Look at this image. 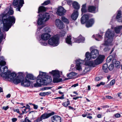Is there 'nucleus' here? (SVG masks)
<instances>
[{
    "mask_svg": "<svg viewBox=\"0 0 122 122\" xmlns=\"http://www.w3.org/2000/svg\"><path fill=\"white\" fill-rule=\"evenodd\" d=\"M122 29V25L117 26L114 28V31L116 34H120Z\"/></svg>",
    "mask_w": 122,
    "mask_h": 122,
    "instance_id": "obj_23",
    "label": "nucleus"
},
{
    "mask_svg": "<svg viewBox=\"0 0 122 122\" xmlns=\"http://www.w3.org/2000/svg\"><path fill=\"white\" fill-rule=\"evenodd\" d=\"M73 3L72 1L71 0H67V4L69 5H71Z\"/></svg>",
    "mask_w": 122,
    "mask_h": 122,
    "instance_id": "obj_48",
    "label": "nucleus"
},
{
    "mask_svg": "<svg viewBox=\"0 0 122 122\" xmlns=\"http://www.w3.org/2000/svg\"><path fill=\"white\" fill-rule=\"evenodd\" d=\"M68 107L69 109H70L73 110V109H74V108L73 107H72L71 106H69Z\"/></svg>",
    "mask_w": 122,
    "mask_h": 122,
    "instance_id": "obj_63",
    "label": "nucleus"
},
{
    "mask_svg": "<svg viewBox=\"0 0 122 122\" xmlns=\"http://www.w3.org/2000/svg\"><path fill=\"white\" fill-rule=\"evenodd\" d=\"M90 70V68L89 67H86L85 68V69L84 70V73H86L89 71Z\"/></svg>",
    "mask_w": 122,
    "mask_h": 122,
    "instance_id": "obj_39",
    "label": "nucleus"
},
{
    "mask_svg": "<svg viewBox=\"0 0 122 122\" xmlns=\"http://www.w3.org/2000/svg\"><path fill=\"white\" fill-rule=\"evenodd\" d=\"M66 12V10L63 8L60 7L58 8L56 13L59 16H63L65 15V14Z\"/></svg>",
    "mask_w": 122,
    "mask_h": 122,
    "instance_id": "obj_10",
    "label": "nucleus"
},
{
    "mask_svg": "<svg viewBox=\"0 0 122 122\" xmlns=\"http://www.w3.org/2000/svg\"><path fill=\"white\" fill-rule=\"evenodd\" d=\"M14 111V112H16L18 113H19V109H13Z\"/></svg>",
    "mask_w": 122,
    "mask_h": 122,
    "instance_id": "obj_57",
    "label": "nucleus"
},
{
    "mask_svg": "<svg viewBox=\"0 0 122 122\" xmlns=\"http://www.w3.org/2000/svg\"><path fill=\"white\" fill-rule=\"evenodd\" d=\"M72 5L74 8L76 9H79L80 6L78 3L76 2H74L73 3Z\"/></svg>",
    "mask_w": 122,
    "mask_h": 122,
    "instance_id": "obj_29",
    "label": "nucleus"
},
{
    "mask_svg": "<svg viewBox=\"0 0 122 122\" xmlns=\"http://www.w3.org/2000/svg\"><path fill=\"white\" fill-rule=\"evenodd\" d=\"M91 57L92 58L94 59L98 56L99 54V51L97 49H93L91 51Z\"/></svg>",
    "mask_w": 122,
    "mask_h": 122,
    "instance_id": "obj_15",
    "label": "nucleus"
},
{
    "mask_svg": "<svg viewBox=\"0 0 122 122\" xmlns=\"http://www.w3.org/2000/svg\"><path fill=\"white\" fill-rule=\"evenodd\" d=\"M114 68V65L113 64H111L108 67V69L110 70H112Z\"/></svg>",
    "mask_w": 122,
    "mask_h": 122,
    "instance_id": "obj_44",
    "label": "nucleus"
},
{
    "mask_svg": "<svg viewBox=\"0 0 122 122\" xmlns=\"http://www.w3.org/2000/svg\"><path fill=\"white\" fill-rule=\"evenodd\" d=\"M50 3V1L49 0H47L45 1L42 4V5H47Z\"/></svg>",
    "mask_w": 122,
    "mask_h": 122,
    "instance_id": "obj_38",
    "label": "nucleus"
},
{
    "mask_svg": "<svg viewBox=\"0 0 122 122\" xmlns=\"http://www.w3.org/2000/svg\"><path fill=\"white\" fill-rule=\"evenodd\" d=\"M86 58L85 60L86 61H88L91 58H92L91 56V53L90 54L89 52H86L85 54Z\"/></svg>",
    "mask_w": 122,
    "mask_h": 122,
    "instance_id": "obj_27",
    "label": "nucleus"
},
{
    "mask_svg": "<svg viewBox=\"0 0 122 122\" xmlns=\"http://www.w3.org/2000/svg\"><path fill=\"white\" fill-rule=\"evenodd\" d=\"M4 57L3 56L0 57V65L1 66L0 70L1 72H2L6 71L5 72L2 73L1 74V76L5 78L6 79H10L11 81H13V82L15 84L17 85L21 82L22 81L23 78V77L20 76H17L15 78L16 74L15 73L13 72L10 73V72L8 71V68L6 66H4V65L6 64V62L4 61Z\"/></svg>",
    "mask_w": 122,
    "mask_h": 122,
    "instance_id": "obj_2",
    "label": "nucleus"
},
{
    "mask_svg": "<svg viewBox=\"0 0 122 122\" xmlns=\"http://www.w3.org/2000/svg\"><path fill=\"white\" fill-rule=\"evenodd\" d=\"M83 64L82 61L80 59L77 60L76 61V69L79 71L82 70L81 66Z\"/></svg>",
    "mask_w": 122,
    "mask_h": 122,
    "instance_id": "obj_11",
    "label": "nucleus"
},
{
    "mask_svg": "<svg viewBox=\"0 0 122 122\" xmlns=\"http://www.w3.org/2000/svg\"><path fill=\"white\" fill-rule=\"evenodd\" d=\"M106 98L109 99H112V97L110 96H106Z\"/></svg>",
    "mask_w": 122,
    "mask_h": 122,
    "instance_id": "obj_58",
    "label": "nucleus"
},
{
    "mask_svg": "<svg viewBox=\"0 0 122 122\" xmlns=\"http://www.w3.org/2000/svg\"><path fill=\"white\" fill-rule=\"evenodd\" d=\"M42 118L41 117V116L40 117L38 118L36 120V122H40V121H42Z\"/></svg>",
    "mask_w": 122,
    "mask_h": 122,
    "instance_id": "obj_46",
    "label": "nucleus"
},
{
    "mask_svg": "<svg viewBox=\"0 0 122 122\" xmlns=\"http://www.w3.org/2000/svg\"><path fill=\"white\" fill-rule=\"evenodd\" d=\"M67 101L63 102L62 105L65 107H67L69 105H70V101L68 99H67Z\"/></svg>",
    "mask_w": 122,
    "mask_h": 122,
    "instance_id": "obj_36",
    "label": "nucleus"
},
{
    "mask_svg": "<svg viewBox=\"0 0 122 122\" xmlns=\"http://www.w3.org/2000/svg\"><path fill=\"white\" fill-rule=\"evenodd\" d=\"M121 12L120 11H118L116 17V19L117 21L119 22H121Z\"/></svg>",
    "mask_w": 122,
    "mask_h": 122,
    "instance_id": "obj_28",
    "label": "nucleus"
},
{
    "mask_svg": "<svg viewBox=\"0 0 122 122\" xmlns=\"http://www.w3.org/2000/svg\"><path fill=\"white\" fill-rule=\"evenodd\" d=\"M12 122H16L17 120V119L16 118H14L12 119Z\"/></svg>",
    "mask_w": 122,
    "mask_h": 122,
    "instance_id": "obj_51",
    "label": "nucleus"
},
{
    "mask_svg": "<svg viewBox=\"0 0 122 122\" xmlns=\"http://www.w3.org/2000/svg\"><path fill=\"white\" fill-rule=\"evenodd\" d=\"M78 12L77 10H75L71 15V18L73 20H75L77 19L78 16Z\"/></svg>",
    "mask_w": 122,
    "mask_h": 122,
    "instance_id": "obj_20",
    "label": "nucleus"
},
{
    "mask_svg": "<svg viewBox=\"0 0 122 122\" xmlns=\"http://www.w3.org/2000/svg\"><path fill=\"white\" fill-rule=\"evenodd\" d=\"M65 34L63 32H61L60 34L59 35L60 36L62 37L64 36Z\"/></svg>",
    "mask_w": 122,
    "mask_h": 122,
    "instance_id": "obj_56",
    "label": "nucleus"
},
{
    "mask_svg": "<svg viewBox=\"0 0 122 122\" xmlns=\"http://www.w3.org/2000/svg\"><path fill=\"white\" fill-rule=\"evenodd\" d=\"M21 122H30V121L27 118V117H26L24 121L22 120H21Z\"/></svg>",
    "mask_w": 122,
    "mask_h": 122,
    "instance_id": "obj_43",
    "label": "nucleus"
},
{
    "mask_svg": "<svg viewBox=\"0 0 122 122\" xmlns=\"http://www.w3.org/2000/svg\"><path fill=\"white\" fill-rule=\"evenodd\" d=\"M51 93L50 92H42L40 93L39 95L41 96H45L46 95H48Z\"/></svg>",
    "mask_w": 122,
    "mask_h": 122,
    "instance_id": "obj_37",
    "label": "nucleus"
},
{
    "mask_svg": "<svg viewBox=\"0 0 122 122\" xmlns=\"http://www.w3.org/2000/svg\"><path fill=\"white\" fill-rule=\"evenodd\" d=\"M40 43L41 45L45 46H46L47 44V43L45 42H41Z\"/></svg>",
    "mask_w": 122,
    "mask_h": 122,
    "instance_id": "obj_50",
    "label": "nucleus"
},
{
    "mask_svg": "<svg viewBox=\"0 0 122 122\" xmlns=\"http://www.w3.org/2000/svg\"><path fill=\"white\" fill-rule=\"evenodd\" d=\"M110 50V49L108 48L107 46L104 49V51L106 52L108 50Z\"/></svg>",
    "mask_w": 122,
    "mask_h": 122,
    "instance_id": "obj_53",
    "label": "nucleus"
},
{
    "mask_svg": "<svg viewBox=\"0 0 122 122\" xmlns=\"http://www.w3.org/2000/svg\"><path fill=\"white\" fill-rule=\"evenodd\" d=\"M23 80L21 82V84L22 86L25 87H27L30 85V82L26 78H25V80L23 77Z\"/></svg>",
    "mask_w": 122,
    "mask_h": 122,
    "instance_id": "obj_14",
    "label": "nucleus"
},
{
    "mask_svg": "<svg viewBox=\"0 0 122 122\" xmlns=\"http://www.w3.org/2000/svg\"><path fill=\"white\" fill-rule=\"evenodd\" d=\"M41 15L42 16L41 18H39L37 22L38 25H42L40 27H38L40 29L44 27V25H43L44 22L48 20L50 17V16L49 14L47 13H46L43 15H41V14L39 15L40 16Z\"/></svg>",
    "mask_w": 122,
    "mask_h": 122,
    "instance_id": "obj_4",
    "label": "nucleus"
},
{
    "mask_svg": "<svg viewBox=\"0 0 122 122\" xmlns=\"http://www.w3.org/2000/svg\"><path fill=\"white\" fill-rule=\"evenodd\" d=\"M51 35L48 33H45L42 34L41 36V38L46 41L48 40L51 37Z\"/></svg>",
    "mask_w": 122,
    "mask_h": 122,
    "instance_id": "obj_17",
    "label": "nucleus"
},
{
    "mask_svg": "<svg viewBox=\"0 0 122 122\" xmlns=\"http://www.w3.org/2000/svg\"><path fill=\"white\" fill-rule=\"evenodd\" d=\"M47 76H48L46 75V73L40 71L39 74L37 77V80L41 78V79L42 81L43 78L46 77Z\"/></svg>",
    "mask_w": 122,
    "mask_h": 122,
    "instance_id": "obj_19",
    "label": "nucleus"
},
{
    "mask_svg": "<svg viewBox=\"0 0 122 122\" xmlns=\"http://www.w3.org/2000/svg\"><path fill=\"white\" fill-rule=\"evenodd\" d=\"M55 24L57 27L59 29H62L64 27L63 23L60 19H57L56 20Z\"/></svg>",
    "mask_w": 122,
    "mask_h": 122,
    "instance_id": "obj_13",
    "label": "nucleus"
},
{
    "mask_svg": "<svg viewBox=\"0 0 122 122\" xmlns=\"http://www.w3.org/2000/svg\"><path fill=\"white\" fill-rule=\"evenodd\" d=\"M86 4H85L82 5V8L81 9V11L82 13H86L87 12V10L86 9Z\"/></svg>",
    "mask_w": 122,
    "mask_h": 122,
    "instance_id": "obj_33",
    "label": "nucleus"
},
{
    "mask_svg": "<svg viewBox=\"0 0 122 122\" xmlns=\"http://www.w3.org/2000/svg\"><path fill=\"white\" fill-rule=\"evenodd\" d=\"M41 78L37 80L36 82L34 84L35 87H37L43 84H46L50 83L52 81V78L49 76H48L46 77L43 78L41 81Z\"/></svg>",
    "mask_w": 122,
    "mask_h": 122,
    "instance_id": "obj_5",
    "label": "nucleus"
},
{
    "mask_svg": "<svg viewBox=\"0 0 122 122\" xmlns=\"http://www.w3.org/2000/svg\"><path fill=\"white\" fill-rule=\"evenodd\" d=\"M101 115L99 114L97 115V117L98 118H101Z\"/></svg>",
    "mask_w": 122,
    "mask_h": 122,
    "instance_id": "obj_64",
    "label": "nucleus"
},
{
    "mask_svg": "<svg viewBox=\"0 0 122 122\" xmlns=\"http://www.w3.org/2000/svg\"><path fill=\"white\" fill-rule=\"evenodd\" d=\"M67 1L66 0H65L62 2V5H64L66 4H67Z\"/></svg>",
    "mask_w": 122,
    "mask_h": 122,
    "instance_id": "obj_55",
    "label": "nucleus"
},
{
    "mask_svg": "<svg viewBox=\"0 0 122 122\" xmlns=\"http://www.w3.org/2000/svg\"><path fill=\"white\" fill-rule=\"evenodd\" d=\"M77 75L76 73L73 72H72L69 73L67 74V77L68 78H67L66 80H68L69 79H72L75 77Z\"/></svg>",
    "mask_w": 122,
    "mask_h": 122,
    "instance_id": "obj_21",
    "label": "nucleus"
},
{
    "mask_svg": "<svg viewBox=\"0 0 122 122\" xmlns=\"http://www.w3.org/2000/svg\"><path fill=\"white\" fill-rule=\"evenodd\" d=\"M85 39L81 36H80L77 38L74 39L75 42L79 43L84 41Z\"/></svg>",
    "mask_w": 122,
    "mask_h": 122,
    "instance_id": "obj_22",
    "label": "nucleus"
},
{
    "mask_svg": "<svg viewBox=\"0 0 122 122\" xmlns=\"http://www.w3.org/2000/svg\"><path fill=\"white\" fill-rule=\"evenodd\" d=\"M78 83H76L74 84L73 85L71 86V87H76V86H78Z\"/></svg>",
    "mask_w": 122,
    "mask_h": 122,
    "instance_id": "obj_59",
    "label": "nucleus"
},
{
    "mask_svg": "<svg viewBox=\"0 0 122 122\" xmlns=\"http://www.w3.org/2000/svg\"><path fill=\"white\" fill-rule=\"evenodd\" d=\"M112 56H109L107 58V62H109L111 61L112 60Z\"/></svg>",
    "mask_w": 122,
    "mask_h": 122,
    "instance_id": "obj_40",
    "label": "nucleus"
},
{
    "mask_svg": "<svg viewBox=\"0 0 122 122\" xmlns=\"http://www.w3.org/2000/svg\"><path fill=\"white\" fill-rule=\"evenodd\" d=\"M96 7L92 5L89 6L88 7L87 11L88 12L93 13H95Z\"/></svg>",
    "mask_w": 122,
    "mask_h": 122,
    "instance_id": "obj_18",
    "label": "nucleus"
},
{
    "mask_svg": "<svg viewBox=\"0 0 122 122\" xmlns=\"http://www.w3.org/2000/svg\"><path fill=\"white\" fill-rule=\"evenodd\" d=\"M89 18V16L87 14H85L81 17V21L82 24L86 23V26L87 28L91 27L94 22V20L91 19L88 20Z\"/></svg>",
    "mask_w": 122,
    "mask_h": 122,
    "instance_id": "obj_3",
    "label": "nucleus"
},
{
    "mask_svg": "<svg viewBox=\"0 0 122 122\" xmlns=\"http://www.w3.org/2000/svg\"><path fill=\"white\" fill-rule=\"evenodd\" d=\"M59 39V37L57 35H55L49 39L48 44L53 46H56L58 44Z\"/></svg>",
    "mask_w": 122,
    "mask_h": 122,
    "instance_id": "obj_9",
    "label": "nucleus"
},
{
    "mask_svg": "<svg viewBox=\"0 0 122 122\" xmlns=\"http://www.w3.org/2000/svg\"><path fill=\"white\" fill-rule=\"evenodd\" d=\"M54 114L55 112H52L50 113L45 112L41 116L42 120L48 118Z\"/></svg>",
    "mask_w": 122,
    "mask_h": 122,
    "instance_id": "obj_12",
    "label": "nucleus"
},
{
    "mask_svg": "<svg viewBox=\"0 0 122 122\" xmlns=\"http://www.w3.org/2000/svg\"><path fill=\"white\" fill-rule=\"evenodd\" d=\"M100 80V78L99 77H97L95 78V80L96 81H98Z\"/></svg>",
    "mask_w": 122,
    "mask_h": 122,
    "instance_id": "obj_60",
    "label": "nucleus"
},
{
    "mask_svg": "<svg viewBox=\"0 0 122 122\" xmlns=\"http://www.w3.org/2000/svg\"><path fill=\"white\" fill-rule=\"evenodd\" d=\"M114 36V33L113 32L111 31L109 29L107 31L105 35V38L104 40V45H107V43L110 42L109 41V40L110 39V40H111V39L112 40Z\"/></svg>",
    "mask_w": 122,
    "mask_h": 122,
    "instance_id": "obj_8",
    "label": "nucleus"
},
{
    "mask_svg": "<svg viewBox=\"0 0 122 122\" xmlns=\"http://www.w3.org/2000/svg\"><path fill=\"white\" fill-rule=\"evenodd\" d=\"M61 20L64 23L66 24H68L69 21L64 16L61 17Z\"/></svg>",
    "mask_w": 122,
    "mask_h": 122,
    "instance_id": "obj_35",
    "label": "nucleus"
},
{
    "mask_svg": "<svg viewBox=\"0 0 122 122\" xmlns=\"http://www.w3.org/2000/svg\"><path fill=\"white\" fill-rule=\"evenodd\" d=\"M64 95H63L61 97H57L55 98V99H64Z\"/></svg>",
    "mask_w": 122,
    "mask_h": 122,
    "instance_id": "obj_49",
    "label": "nucleus"
},
{
    "mask_svg": "<svg viewBox=\"0 0 122 122\" xmlns=\"http://www.w3.org/2000/svg\"><path fill=\"white\" fill-rule=\"evenodd\" d=\"M110 56H112L113 59H116L117 56L115 52H114L112 55H110Z\"/></svg>",
    "mask_w": 122,
    "mask_h": 122,
    "instance_id": "obj_42",
    "label": "nucleus"
},
{
    "mask_svg": "<svg viewBox=\"0 0 122 122\" xmlns=\"http://www.w3.org/2000/svg\"><path fill=\"white\" fill-rule=\"evenodd\" d=\"M70 35L68 36L66 39V42L69 45H71L72 43L71 41V37Z\"/></svg>",
    "mask_w": 122,
    "mask_h": 122,
    "instance_id": "obj_25",
    "label": "nucleus"
},
{
    "mask_svg": "<svg viewBox=\"0 0 122 122\" xmlns=\"http://www.w3.org/2000/svg\"><path fill=\"white\" fill-rule=\"evenodd\" d=\"M102 107L103 108H109V106L108 105H104Z\"/></svg>",
    "mask_w": 122,
    "mask_h": 122,
    "instance_id": "obj_62",
    "label": "nucleus"
},
{
    "mask_svg": "<svg viewBox=\"0 0 122 122\" xmlns=\"http://www.w3.org/2000/svg\"><path fill=\"white\" fill-rule=\"evenodd\" d=\"M14 12L12 8H10L8 12L6 10L0 15V29L1 30L0 28L3 27V30L7 31L11 26L15 23V17L8 15H12Z\"/></svg>",
    "mask_w": 122,
    "mask_h": 122,
    "instance_id": "obj_1",
    "label": "nucleus"
},
{
    "mask_svg": "<svg viewBox=\"0 0 122 122\" xmlns=\"http://www.w3.org/2000/svg\"><path fill=\"white\" fill-rule=\"evenodd\" d=\"M30 110V109H28V108H27L25 107V109H24L23 111H22V112L23 114L25 112L26 113L27 112Z\"/></svg>",
    "mask_w": 122,
    "mask_h": 122,
    "instance_id": "obj_41",
    "label": "nucleus"
},
{
    "mask_svg": "<svg viewBox=\"0 0 122 122\" xmlns=\"http://www.w3.org/2000/svg\"><path fill=\"white\" fill-rule=\"evenodd\" d=\"M50 74H51L54 77L53 81L54 83H57L61 81L62 79L59 78L60 77L59 72L58 71L53 70L51 72H49Z\"/></svg>",
    "mask_w": 122,
    "mask_h": 122,
    "instance_id": "obj_7",
    "label": "nucleus"
},
{
    "mask_svg": "<svg viewBox=\"0 0 122 122\" xmlns=\"http://www.w3.org/2000/svg\"><path fill=\"white\" fill-rule=\"evenodd\" d=\"M24 4V0H20L19 5L17 6V8H16L17 11H20V8Z\"/></svg>",
    "mask_w": 122,
    "mask_h": 122,
    "instance_id": "obj_24",
    "label": "nucleus"
},
{
    "mask_svg": "<svg viewBox=\"0 0 122 122\" xmlns=\"http://www.w3.org/2000/svg\"><path fill=\"white\" fill-rule=\"evenodd\" d=\"M52 122H61V119L60 117L57 115H54L51 118Z\"/></svg>",
    "mask_w": 122,
    "mask_h": 122,
    "instance_id": "obj_16",
    "label": "nucleus"
},
{
    "mask_svg": "<svg viewBox=\"0 0 122 122\" xmlns=\"http://www.w3.org/2000/svg\"><path fill=\"white\" fill-rule=\"evenodd\" d=\"M26 77L28 79L34 80L36 79V78L33 75L31 74H28L26 75Z\"/></svg>",
    "mask_w": 122,
    "mask_h": 122,
    "instance_id": "obj_32",
    "label": "nucleus"
},
{
    "mask_svg": "<svg viewBox=\"0 0 122 122\" xmlns=\"http://www.w3.org/2000/svg\"><path fill=\"white\" fill-rule=\"evenodd\" d=\"M19 1L20 0H14L13 3V5L14 8H16L19 5Z\"/></svg>",
    "mask_w": 122,
    "mask_h": 122,
    "instance_id": "obj_31",
    "label": "nucleus"
},
{
    "mask_svg": "<svg viewBox=\"0 0 122 122\" xmlns=\"http://www.w3.org/2000/svg\"><path fill=\"white\" fill-rule=\"evenodd\" d=\"M112 63L116 67H118L120 66V62L116 61V59H113L112 60Z\"/></svg>",
    "mask_w": 122,
    "mask_h": 122,
    "instance_id": "obj_26",
    "label": "nucleus"
},
{
    "mask_svg": "<svg viewBox=\"0 0 122 122\" xmlns=\"http://www.w3.org/2000/svg\"><path fill=\"white\" fill-rule=\"evenodd\" d=\"M108 65L107 64H105L103 65L102 66V68L105 72H108Z\"/></svg>",
    "mask_w": 122,
    "mask_h": 122,
    "instance_id": "obj_34",
    "label": "nucleus"
},
{
    "mask_svg": "<svg viewBox=\"0 0 122 122\" xmlns=\"http://www.w3.org/2000/svg\"><path fill=\"white\" fill-rule=\"evenodd\" d=\"M115 116L116 117L118 118L120 117L121 115L119 113H117L115 114Z\"/></svg>",
    "mask_w": 122,
    "mask_h": 122,
    "instance_id": "obj_54",
    "label": "nucleus"
},
{
    "mask_svg": "<svg viewBox=\"0 0 122 122\" xmlns=\"http://www.w3.org/2000/svg\"><path fill=\"white\" fill-rule=\"evenodd\" d=\"M104 58L105 56L104 55H100L94 61H91L88 62V65L89 66L95 67L96 65L101 63L104 60Z\"/></svg>",
    "mask_w": 122,
    "mask_h": 122,
    "instance_id": "obj_6",
    "label": "nucleus"
},
{
    "mask_svg": "<svg viewBox=\"0 0 122 122\" xmlns=\"http://www.w3.org/2000/svg\"><path fill=\"white\" fill-rule=\"evenodd\" d=\"M9 107L8 106H7L6 107H2V109L4 110H6L8 109Z\"/></svg>",
    "mask_w": 122,
    "mask_h": 122,
    "instance_id": "obj_52",
    "label": "nucleus"
},
{
    "mask_svg": "<svg viewBox=\"0 0 122 122\" xmlns=\"http://www.w3.org/2000/svg\"><path fill=\"white\" fill-rule=\"evenodd\" d=\"M115 80L113 79L110 82V85L111 86L115 84Z\"/></svg>",
    "mask_w": 122,
    "mask_h": 122,
    "instance_id": "obj_45",
    "label": "nucleus"
},
{
    "mask_svg": "<svg viewBox=\"0 0 122 122\" xmlns=\"http://www.w3.org/2000/svg\"><path fill=\"white\" fill-rule=\"evenodd\" d=\"M121 94V92L119 93H118L117 95L118 96V97H119L120 99H121L122 97L120 96V94Z\"/></svg>",
    "mask_w": 122,
    "mask_h": 122,
    "instance_id": "obj_61",
    "label": "nucleus"
},
{
    "mask_svg": "<svg viewBox=\"0 0 122 122\" xmlns=\"http://www.w3.org/2000/svg\"><path fill=\"white\" fill-rule=\"evenodd\" d=\"M32 105L33 106V108L35 109H37L38 108V106L35 104H32Z\"/></svg>",
    "mask_w": 122,
    "mask_h": 122,
    "instance_id": "obj_47",
    "label": "nucleus"
},
{
    "mask_svg": "<svg viewBox=\"0 0 122 122\" xmlns=\"http://www.w3.org/2000/svg\"><path fill=\"white\" fill-rule=\"evenodd\" d=\"M46 8L45 7L43 6H40L39 7L38 9V13H39L41 12H44L46 11Z\"/></svg>",
    "mask_w": 122,
    "mask_h": 122,
    "instance_id": "obj_30",
    "label": "nucleus"
}]
</instances>
